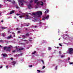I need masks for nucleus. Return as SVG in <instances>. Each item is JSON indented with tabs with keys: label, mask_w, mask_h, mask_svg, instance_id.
<instances>
[{
	"label": "nucleus",
	"mask_w": 73,
	"mask_h": 73,
	"mask_svg": "<svg viewBox=\"0 0 73 73\" xmlns=\"http://www.w3.org/2000/svg\"><path fill=\"white\" fill-rule=\"evenodd\" d=\"M68 53L69 54H72L73 53V49L72 48H68Z\"/></svg>",
	"instance_id": "nucleus-1"
},
{
	"label": "nucleus",
	"mask_w": 73,
	"mask_h": 73,
	"mask_svg": "<svg viewBox=\"0 0 73 73\" xmlns=\"http://www.w3.org/2000/svg\"><path fill=\"white\" fill-rule=\"evenodd\" d=\"M7 51H8L9 52H10L11 50V48H13V47L12 46H10L8 47L7 48Z\"/></svg>",
	"instance_id": "nucleus-2"
},
{
	"label": "nucleus",
	"mask_w": 73,
	"mask_h": 73,
	"mask_svg": "<svg viewBox=\"0 0 73 73\" xmlns=\"http://www.w3.org/2000/svg\"><path fill=\"white\" fill-rule=\"evenodd\" d=\"M37 3V5H41V6H43L44 5V3L40 1L39 2H38Z\"/></svg>",
	"instance_id": "nucleus-3"
},
{
	"label": "nucleus",
	"mask_w": 73,
	"mask_h": 73,
	"mask_svg": "<svg viewBox=\"0 0 73 73\" xmlns=\"http://www.w3.org/2000/svg\"><path fill=\"white\" fill-rule=\"evenodd\" d=\"M23 49L24 48H16V50L17 52H20V50H23Z\"/></svg>",
	"instance_id": "nucleus-4"
},
{
	"label": "nucleus",
	"mask_w": 73,
	"mask_h": 73,
	"mask_svg": "<svg viewBox=\"0 0 73 73\" xmlns=\"http://www.w3.org/2000/svg\"><path fill=\"white\" fill-rule=\"evenodd\" d=\"M36 15H42V12L41 11H38L36 13Z\"/></svg>",
	"instance_id": "nucleus-5"
},
{
	"label": "nucleus",
	"mask_w": 73,
	"mask_h": 73,
	"mask_svg": "<svg viewBox=\"0 0 73 73\" xmlns=\"http://www.w3.org/2000/svg\"><path fill=\"white\" fill-rule=\"evenodd\" d=\"M49 17V16L48 15L46 17L43 18L42 19V20H44L45 19H48Z\"/></svg>",
	"instance_id": "nucleus-6"
},
{
	"label": "nucleus",
	"mask_w": 73,
	"mask_h": 73,
	"mask_svg": "<svg viewBox=\"0 0 73 73\" xmlns=\"http://www.w3.org/2000/svg\"><path fill=\"white\" fill-rule=\"evenodd\" d=\"M11 63H12V64H13V66H15V64H16V62L13 61Z\"/></svg>",
	"instance_id": "nucleus-7"
},
{
	"label": "nucleus",
	"mask_w": 73,
	"mask_h": 73,
	"mask_svg": "<svg viewBox=\"0 0 73 73\" xmlns=\"http://www.w3.org/2000/svg\"><path fill=\"white\" fill-rule=\"evenodd\" d=\"M24 26H29V23H28L27 25V24L26 23H24Z\"/></svg>",
	"instance_id": "nucleus-8"
},
{
	"label": "nucleus",
	"mask_w": 73,
	"mask_h": 73,
	"mask_svg": "<svg viewBox=\"0 0 73 73\" xmlns=\"http://www.w3.org/2000/svg\"><path fill=\"white\" fill-rule=\"evenodd\" d=\"M2 54L3 55V57H6V56H7V55L5 54Z\"/></svg>",
	"instance_id": "nucleus-9"
},
{
	"label": "nucleus",
	"mask_w": 73,
	"mask_h": 73,
	"mask_svg": "<svg viewBox=\"0 0 73 73\" xmlns=\"http://www.w3.org/2000/svg\"><path fill=\"white\" fill-rule=\"evenodd\" d=\"M29 9H31V7H32V5L30 4H29V5H28Z\"/></svg>",
	"instance_id": "nucleus-10"
},
{
	"label": "nucleus",
	"mask_w": 73,
	"mask_h": 73,
	"mask_svg": "<svg viewBox=\"0 0 73 73\" xmlns=\"http://www.w3.org/2000/svg\"><path fill=\"white\" fill-rule=\"evenodd\" d=\"M12 38L11 35H10L9 36H8L7 38Z\"/></svg>",
	"instance_id": "nucleus-11"
},
{
	"label": "nucleus",
	"mask_w": 73,
	"mask_h": 73,
	"mask_svg": "<svg viewBox=\"0 0 73 73\" xmlns=\"http://www.w3.org/2000/svg\"><path fill=\"white\" fill-rule=\"evenodd\" d=\"M13 13H14V11H12L10 13V15H11Z\"/></svg>",
	"instance_id": "nucleus-12"
},
{
	"label": "nucleus",
	"mask_w": 73,
	"mask_h": 73,
	"mask_svg": "<svg viewBox=\"0 0 73 73\" xmlns=\"http://www.w3.org/2000/svg\"><path fill=\"white\" fill-rule=\"evenodd\" d=\"M19 1L20 2V3H23V0H19Z\"/></svg>",
	"instance_id": "nucleus-13"
},
{
	"label": "nucleus",
	"mask_w": 73,
	"mask_h": 73,
	"mask_svg": "<svg viewBox=\"0 0 73 73\" xmlns=\"http://www.w3.org/2000/svg\"><path fill=\"white\" fill-rule=\"evenodd\" d=\"M33 15L34 16H36V15H37V13H33Z\"/></svg>",
	"instance_id": "nucleus-14"
},
{
	"label": "nucleus",
	"mask_w": 73,
	"mask_h": 73,
	"mask_svg": "<svg viewBox=\"0 0 73 73\" xmlns=\"http://www.w3.org/2000/svg\"><path fill=\"white\" fill-rule=\"evenodd\" d=\"M1 29H7V27H1Z\"/></svg>",
	"instance_id": "nucleus-15"
},
{
	"label": "nucleus",
	"mask_w": 73,
	"mask_h": 73,
	"mask_svg": "<svg viewBox=\"0 0 73 73\" xmlns=\"http://www.w3.org/2000/svg\"><path fill=\"white\" fill-rule=\"evenodd\" d=\"M12 3H13V4H16L15 1H13V2H12Z\"/></svg>",
	"instance_id": "nucleus-16"
},
{
	"label": "nucleus",
	"mask_w": 73,
	"mask_h": 73,
	"mask_svg": "<svg viewBox=\"0 0 73 73\" xmlns=\"http://www.w3.org/2000/svg\"><path fill=\"white\" fill-rule=\"evenodd\" d=\"M38 1V0H34V2L35 3H36V5H37V3L38 2H37Z\"/></svg>",
	"instance_id": "nucleus-17"
},
{
	"label": "nucleus",
	"mask_w": 73,
	"mask_h": 73,
	"mask_svg": "<svg viewBox=\"0 0 73 73\" xmlns=\"http://www.w3.org/2000/svg\"><path fill=\"white\" fill-rule=\"evenodd\" d=\"M36 53V51H34V52H33L32 53V54H35V53Z\"/></svg>",
	"instance_id": "nucleus-18"
},
{
	"label": "nucleus",
	"mask_w": 73,
	"mask_h": 73,
	"mask_svg": "<svg viewBox=\"0 0 73 73\" xmlns=\"http://www.w3.org/2000/svg\"><path fill=\"white\" fill-rule=\"evenodd\" d=\"M7 48V46H5L4 47V50H6V48Z\"/></svg>",
	"instance_id": "nucleus-19"
},
{
	"label": "nucleus",
	"mask_w": 73,
	"mask_h": 73,
	"mask_svg": "<svg viewBox=\"0 0 73 73\" xmlns=\"http://www.w3.org/2000/svg\"><path fill=\"white\" fill-rule=\"evenodd\" d=\"M65 55H62L61 56V58H63L64 57H65Z\"/></svg>",
	"instance_id": "nucleus-20"
},
{
	"label": "nucleus",
	"mask_w": 73,
	"mask_h": 73,
	"mask_svg": "<svg viewBox=\"0 0 73 73\" xmlns=\"http://www.w3.org/2000/svg\"><path fill=\"white\" fill-rule=\"evenodd\" d=\"M5 0L7 1H9V2H11V0Z\"/></svg>",
	"instance_id": "nucleus-21"
},
{
	"label": "nucleus",
	"mask_w": 73,
	"mask_h": 73,
	"mask_svg": "<svg viewBox=\"0 0 73 73\" xmlns=\"http://www.w3.org/2000/svg\"><path fill=\"white\" fill-rule=\"evenodd\" d=\"M2 36L3 37H4V36H5V35L4 34V33H2Z\"/></svg>",
	"instance_id": "nucleus-22"
},
{
	"label": "nucleus",
	"mask_w": 73,
	"mask_h": 73,
	"mask_svg": "<svg viewBox=\"0 0 73 73\" xmlns=\"http://www.w3.org/2000/svg\"><path fill=\"white\" fill-rule=\"evenodd\" d=\"M52 49V48H51L50 47H48V50H51Z\"/></svg>",
	"instance_id": "nucleus-23"
},
{
	"label": "nucleus",
	"mask_w": 73,
	"mask_h": 73,
	"mask_svg": "<svg viewBox=\"0 0 73 73\" xmlns=\"http://www.w3.org/2000/svg\"><path fill=\"white\" fill-rule=\"evenodd\" d=\"M26 17H27V18H28L29 17V16L28 15H27L26 16Z\"/></svg>",
	"instance_id": "nucleus-24"
},
{
	"label": "nucleus",
	"mask_w": 73,
	"mask_h": 73,
	"mask_svg": "<svg viewBox=\"0 0 73 73\" xmlns=\"http://www.w3.org/2000/svg\"><path fill=\"white\" fill-rule=\"evenodd\" d=\"M16 8L17 9H18V8H19V7H18V6H16Z\"/></svg>",
	"instance_id": "nucleus-25"
},
{
	"label": "nucleus",
	"mask_w": 73,
	"mask_h": 73,
	"mask_svg": "<svg viewBox=\"0 0 73 73\" xmlns=\"http://www.w3.org/2000/svg\"><path fill=\"white\" fill-rule=\"evenodd\" d=\"M26 36H29V34H28V33H27V34H26Z\"/></svg>",
	"instance_id": "nucleus-26"
},
{
	"label": "nucleus",
	"mask_w": 73,
	"mask_h": 73,
	"mask_svg": "<svg viewBox=\"0 0 73 73\" xmlns=\"http://www.w3.org/2000/svg\"><path fill=\"white\" fill-rule=\"evenodd\" d=\"M29 66V67L31 68V67H32L33 66H32V65H31Z\"/></svg>",
	"instance_id": "nucleus-27"
},
{
	"label": "nucleus",
	"mask_w": 73,
	"mask_h": 73,
	"mask_svg": "<svg viewBox=\"0 0 73 73\" xmlns=\"http://www.w3.org/2000/svg\"><path fill=\"white\" fill-rule=\"evenodd\" d=\"M45 68V66H43L42 69H44V68Z\"/></svg>",
	"instance_id": "nucleus-28"
},
{
	"label": "nucleus",
	"mask_w": 73,
	"mask_h": 73,
	"mask_svg": "<svg viewBox=\"0 0 73 73\" xmlns=\"http://www.w3.org/2000/svg\"><path fill=\"white\" fill-rule=\"evenodd\" d=\"M33 0H31L30 1V3H32L33 2Z\"/></svg>",
	"instance_id": "nucleus-29"
},
{
	"label": "nucleus",
	"mask_w": 73,
	"mask_h": 73,
	"mask_svg": "<svg viewBox=\"0 0 73 73\" xmlns=\"http://www.w3.org/2000/svg\"><path fill=\"white\" fill-rule=\"evenodd\" d=\"M46 12H47V13H48V12H49V10L48 9L46 10Z\"/></svg>",
	"instance_id": "nucleus-30"
},
{
	"label": "nucleus",
	"mask_w": 73,
	"mask_h": 73,
	"mask_svg": "<svg viewBox=\"0 0 73 73\" xmlns=\"http://www.w3.org/2000/svg\"><path fill=\"white\" fill-rule=\"evenodd\" d=\"M55 69L56 70H57V66H56L55 67Z\"/></svg>",
	"instance_id": "nucleus-31"
},
{
	"label": "nucleus",
	"mask_w": 73,
	"mask_h": 73,
	"mask_svg": "<svg viewBox=\"0 0 73 73\" xmlns=\"http://www.w3.org/2000/svg\"><path fill=\"white\" fill-rule=\"evenodd\" d=\"M37 71L38 72H41V71L39 70H37Z\"/></svg>",
	"instance_id": "nucleus-32"
},
{
	"label": "nucleus",
	"mask_w": 73,
	"mask_h": 73,
	"mask_svg": "<svg viewBox=\"0 0 73 73\" xmlns=\"http://www.w3.org/2000/svg\"><path fill=\"white\" fill-rule=\"evenodd\" d=\"M73 64V62H71L70 63V64L71 65L72 64Z\"/></svg>",
	"instance_id": "nucleus-33"
},
{
	"label": "nucleus",
	"mask_w": 73,
	"mask_h": 73,
	"mask_svg": "<svg viewBox=\"0 0 73 73\" xmlns=\"http://www.w3.org/2000/svg\"><path fill=\"white\" fill-rule=\"evenodd\" d=\"M59 45L60 46H62V45L60 43L59 44Z\"/></svg>",
	"instance_id": "nucleus-34"
},
{
	"label": "nucleus",
	"mask_w": 73,
	"mask_h": 73,
	"mask_svg": "<svg viewBox=\"0 0 73 73\" xmlns=\"http://www.w3.org/2000/svg\"><path fill=\"white\" fill-rule=\"evenodd\" d=\"M16 52V50H14L13 51V52Z\"/></svg>",
	"instance_id": "nucleus-35"
},
{
	"label": "nucleus",
	"mask_w": 73,
	"mask_h": 73,
	"mask_svg": "<svg viewBox=\"0 0 73 73\" xmlns=\"http://www.w3.org/2000/svg\"><path fill=\"white\" fill-rule=\"evenodd\" d=\"M3 68V66H1L0 67V69H1V68Z\"/></svg>",
	"instance_id": "nucleus-36"
},
{
	"label": "nucleus",
	"mask_w": 73,
	"mask_h": 73,
	"mask_svg": "<svg viewBox=\"0 0 73 73\" xmlns=\"http://www.w3.org/2000/svg\"><path fill=\"white\" fill-rule=\"evenodd\" d=\"M18 33H20V31H19L18 32Z\"/></svg>",
	"instance_id": "nucleus-37"
},
{
	"label": "nucleus",
	"mask_w": 73,
	"mask_h": 73,
	"mask_svg": "<svg viewBox=\"0 0 73 73\" xmlns=\"http://www.w3.org/2000/svg\"><path fill=\"white\" fill-rule=\"evenodd\" d=\"M69 60H70V58L68 57V60L69 61Z\"/></svg>",
	"instance_id": "nucleus-38"
},
{
	"label": "nucleus",
	"mask_w": 73,
	"mask_h": 73,
	"mask_svg": "<svg viewBox=\"0 0 73 73\" xmlns=\"http://www.w3.org/2000/svg\"><path fill=\"white\" fill-rule=\"evenodd\" d=\"M8 66L7 65L6 67V68H8Z\"/></svg>",
	"instance_id": "nucleus-39"
},
{
	"label": "nucleus",
	"mask_w": 73,
	"mask_h": 73,
	"mask_svg": "<svg viewBox=\"0 0 73 73\" xmlns=\"http://www.w3.org/2000/svg\"><path fill=\"white\" fill-rule=\"evenodd\" d=\"M0 42H3V40H0Z\"/></svg>",
	"instance_id": "nucleus-40"
},
{
	"label": "nucleus",
	"mask_w": 73,
	"mask_h": 73,
	"mask_svg": "<svg viewBox=\"0 0 73 73\" xmlns=\"http://www.w3.org/2000/svg\"><path fill=\"white\" fill-rule=\"evenodd\" d=\"M1 12H0V16H1Z\"/></svg>",
	"instance_id": "nucleus-41"
},
{
	"label": "nucleus",
	"mask_w": 73,
	"mask_h": 73,
	"mask_svg": "<svg viewBox=\"0 0 73 73\" xmlns=\"http://www.w3.org/2000/svg\"><path fill=\"white\" fill-rule=\"evenodd\" d=\"M59 54H61V51H59Z\"/></svg>",
	"instance_id": "nucleus-42"
},
{
	"label": "nucleus",
	"mask_w": 73,
	"mask_h": 73,
	"mask_svg": "<svg viewBox=\"0 0 73 73\" xmlns=\"http://www.w3.org/2000/svg\"><path fill=\"white\" fill-rule=\"evenodd\" d=\"M23 17V16H19V17H20V18H21V17Z\"/></svg>",
	"instance_id": "nucleus-43"
},
{
	"label": "nucleus",
	"mask_w": 73,
	"mask_h": 73,
	"mask_svg": "<svg viewBox=\"0 0 73 73\" xmlns=\"http://www.w3.org/2000/svg\"><path fill=\"white\" fill-rule=\"evenodd\" d=\"M25 29L26 31H27L28 30V29H27V28H25Z\"/></svg>",
	"instance_id": "nucleus-44"
},
{
	"label": "nucleus",
	"mask_w": 73,
	"mask_h": 73,
	"mask_svg": "<svg viewBox=\"0 0 73 73\" xmlns=\"http://www.w3.org/2000/svg\"><path fill=\"white\" fill-rule=\"evenodd\" d=\"M42 62L43 64H44V61L43 60H42Z\"/></svg>",
	"instance_id": "nucleus-45"
},
{
	"label": "nucleus",
	"mask_w": 73,
	"mask_h": 73,
	"mask_svg": "<svg viewBox=\"0 0 73 73\" xmlns=\"http://www.w3.org/2000/svg\"><path fill=\"white\" fill-rule=\"evenodd\" d=\"M1 22H2V23H3V22H4V21L3 20L1 21Z\"/></svg>",
	"instance_id": "nucleus-46"
},
{
	"label": "nucleus",
	"mask_w": 73,
	"mask_h": 73,
	"mask_svg": "<svg viewBox=\"0 0 73 73\" xmlns=\"http://www.w3.org/2000/svg\"><path fill=\"white\" fill-rule=\"evenodd\" d=\"M21 5H23V3H22L21 4Z\"/></svg>",
	"instance_id": "nucleus-47"
},
{
	"label": "nucleus",
	"mask_w": 73,
	"mask_h": 73,
	"mask_svg": "<svg viewBox=\"0 0 73 73\" xmlns=\"http://www.w3.org/2000/svg\"><path fill=\"white\" fill-rule=\"evenodd\" d=\"M11 60H13V58H11Z\"/></svg>",
	"instance_id": "nucleus-48"
},
{
	"label": "nucleus",
	"mask_w": 73,
	"mask_h": 73,
	"mask_svg": "<svg viewBox=\"0 0 73 73\" xmlns=\"http://www.w3.org/2000/svg\"><path fill=\"white\" fill-rule=\"evenodd\" d=\"M20 55H22V54H23V53H21V54H20Z\"/></svg>",
	"instance_id": "nucleus-49"
},
{
	"label": "nucleus",
	"mask_w": 73,
	"mask_h": 73,
	"mask_svg": "<svg viewBox=\"0 0 73 73\" xmlns=\"http://www.w3.org/2000/svg\"><path fill=\"white\" fill-rule=\"evenodd\" d=\"M61 39V38H59L58 39V40H60V39Z\"/></svg>",
	"instance_id": "nucleus-50"
},
{
	"label": "nucleus",
	"mask_w": 73,
	"mask_h": 73,
	"mask_svg": "<svg viewBox=\"0 0 73 73\" xmlns=\"http://www.w3.org/2000/svg\"><path fill=\"white\" fill-rule=\"evenodd\" d=\"M0 8H1V5L0 4Z\"/></svg>",
	"instance_id": "nucleus-51"
},
{
	"label": "nucleus",
	"mask_w": 73,
	"mask_h": 73,
	"mask_svg": "<svg viewBox=\"0 0 73 73\" xmlns=\"http://www.w3.org/2000/svg\"><path fill=\"white\" fill-rule=\"evenodd\" d=\"M23 37H24L25 38V36H24V35H23Z\"/></svg>",
	"instance_id": "nucleus-52"
},
{
	"label": "nucleus",
	"mask_w": 73,
	"mask_h": 73,
	"mask_svg": "<svg viewBox=\"0 0 73 73\" xmlns=\"http://www.w3.org/2000/svg\"><path fill=\"white\" fill-rule=\"evenodd\" d=\"M17 15H20V14H17Z\"/></svg>",
	"instance_id": "nucleus-53"
},
{
	"label": "nucleus",
	"mask_w": 73,
	"mask_h": 73,
	"mask_svg": "<svg viewBox=\"0 0 73 73\" xmlns=\"http://www.w3.org/2000/svg\"><path fill=\"white\" fill-rule=\"evenodd\" d=\"M57 49H58L59 48V47H57Z\"/></svg>",
	"instance_id": "nucleus-54"
},
{
	"label": "nucleus",
	"mask_w": 73,
	"mask_h": 73,
	"mask_svg": "<svg viewBox=\"0 0 73 73\" xmlns=\"http://www.w3.org/2000/svg\"><path fill=\"white\" fill-rule=\"evenodd\" d=\"M29 41H32V40H29Z\"/></svg>",
	"instance_id": "nucleus-55"
},
{
	"label": "nucleus",
	"mask_w": 73,
	"mask_h": 73,
	"mask_svg": "<svg viewBox=\"0 0 73 73\" xmlns=\"http://www.w3.org/2000/svg\"><path fill=\"white\" fill-rule=\"evenodd\" d=\"M36 27H37V26H35V28H36Z\"/></svg>",
	"instance_id": "nucleus-56"
},
{
	"label": "nucleus",
	"mask_w": 73,
	"mask_h": 73,
	"mask_svg": "<svg viewBox=\"0 0 73 73\" xmlns=\"http://www.w3.org/2000/svg\"><path fill=\"white\" fill-rule=\"evenodd\" d=\"M13 34H15V33H13Z\"/></svg>",
	"instance_id": "nucleus-57"
},
{
	"label": "nucleus",
	"mask_w": 73,
	"mask_h": 73,
	"mask_svg": "<svg viewBox=\"0 0 73 73\" xmlns=\"http://www.w3.org/2000/svg\"><path fill=\"white\" fill-rule=\"evenodd\" d=\"M45 13H46V11L44 12Z\"/></svg>",
	"instance_id": "nucleus-58"
},
{
	"label": "nucleus",
	"mask_w": 73,
	"mask_h": 73,
	"mask_svg": "<svg viewBox=\"0 0 73 73\" xmlns=\"http://www.w3.org/2000/svg\"><path fill=\"white\" fill-rule=\"evenodd\" d=\"M18 29V28H17V30Z\"/></svg>",
	"instance_id": "nucleus-59"
},
{
	"label": "nucleus",
	"mask_w": 73,
	"mask_h": 73,
	"mask_svg": "<svg viewBox=\"0 0 73 73\" xmlns=\"http://www.w3.org/2000/svg\"><path fill=\"white\" fill-rule=\"evenodd\" d=\"M1 45H0V47H1Z\"/></svg>",
	"instance_id": "nucleus-60"
},
{
	"label": "nucleus",
	"mask_w": 73,
	"mask_h": 73,
	"mask_svg": "<svg viewBox=\"0 0 73 73\" xmlns=\"http://www.w3.org/2000/svg\"><path fill=\"white\" fill-rule=\"evenodd\" d=\"M24 41H27L26 40H25Z\"/></svg>",
	"instance_id": "nucleus-61"
},
{
	"label": "nucleus",
	"mask_w": 73,
	"mask_h": 73,
	"mask_svg": "<svg viewBox=\"0 0 73 73\" xmlns=\"http://www.w3.org/2000/svg\"><path fill=\"white\" fill-rule=\"evenodd\" d=\"M15 19H16V17H15Z\"/></svg>",
	"instance_id": "nucleus-62"
},
{
	"label": "nucleus",
	"mask_w": 73,
	"mask_h": 73,
	"mask_svg": "<svg viewBox=\"0 0 73 73\" xmlns=\"http://www.w3.org/2000/svg\"><path fill=\"white\" fill-rule=\"evenodd\" d=\"M14 36H15V35H14Z\"/></svg>",
	"instance_id": "nucleus-63"
},
{
	"label": "nucleus",
	"mask_w": 73,
	"mask_h": 73,
	"mask_svg": "<svg viewBox=\"0 0 73 73\" xmlns=\"http://www.w3.org/2000/svg\"><path fill=\"white\" fill-rule=\"evenodd\" d=\"M30 39H31V38H30Z\"/></svg>",
	"instance_id": "nucleus-64"
}]
</instances>
